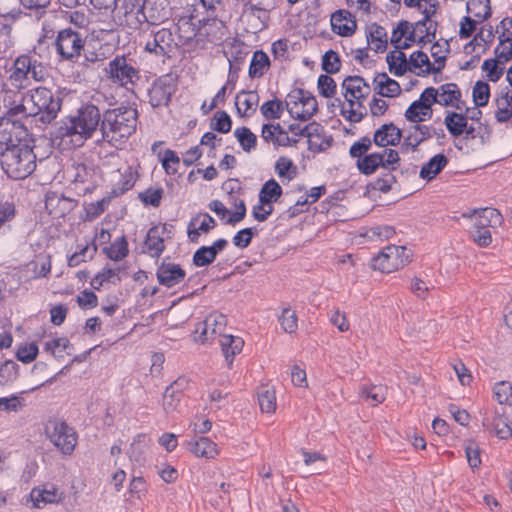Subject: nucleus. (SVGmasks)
<instances>
[{
	"mask_svg": "<svg viewBox=\"0 0 512 512\" xmlns=\"http://www.w3.org/2000/svg\"><path fill=\"white\" fill-rule=\"evenodd\" d=\"M216 222L208 213H200L193 217L188 224L187 233L191 242L197 243L201 233L214 229Z\"/></svg>",
	"mask_w": 512,
	"mask_h": 512,
	"instance_id": "393cba45",
	"label": "nucleus"
},
{
	"mask_svg": "<svg viewBox=\"0 0 512 512\" xmlns=\"http://www.w3.org/2000/svg\"><path fill=\"white\" fill-rule=\"evenodd\" d=\"M385 154L371 153L357 160L356 166L364 175L373 174L379 167L383 168Z\"/></svg>",
	"mask_w": 512,
	"mask_h": 512,
	"instance_id": "ea45409f",
	"label": "nucleus"
},
{
	"mask_svg": "<svg viewBox=\"0 0 512 512\" xmlns=\"http://www.w3.org/2000/svg\"><path fill=\"white\" fill-rule=\"evenodd\" d=\"M275 170L280 178H287L288 180H292L296 175V167L292 160L287 157H280L277 160Z\"/></svg>",
	"mask_w": 512,
	"mask_h": 512,
	"instance_id": "680f3d73",
	"label": "nucleus"
},
{
	"mask_svg": "<svg viewBox=\"0 0 512 512\" xmlns=\"http://www.w3.org/2000/svg\"><path fill=\"white\" fill-rule=\"evenodd\" d=\"M444 123L449 133L454 137H458L466 129L467 117L460 113L449 112L444 119Z\"/></svg>",
	"mask_w": 512,
	"mask_h": 512,
	"instance_id": "79ce46f5",
	"label": "nucleus"
},
{
	"mask_svg": "<svg viewBox=\"0 0 512 512\" xmlns=\"http://www.w3.org/2000/svg\"><path fill=\"white\" fill-rule=\"evenodd\" d=\"M55 46L63 60L78 62L84 48V40L79 32L67 28L58 32Z\"/></svg>",
	"mask_w": 512,
	"mask_h": 512,
	"instance_id": "1a4fd4ad",
	"label": "nucleus"
},
{
	"mask_svg": "<svg viewBox=\"0 0 512 512\" xmlns=\"http://www.w3.org/2000/svg\"><path fill=\"white\" fill-rule=\"evenodd\" d=\"M260 111L267 120L280 119L284 111L283 102L277 98L269 100L262 104Z\"/></svg>",
	"mask_w": 512,
	"mask_h": 512,
	"instance_id": "603ef678",
	"label": "nucleus"
},
{
	"mask_svg": "<svg viewBox=\"0 0 512 512\" xmlns=\"http://www.w3.org/2000/svg\"><path fill=\"white\" fill-rule=\"evenodd\" d=\"M331 27L333 32L347 37L351 36L356 28L355 17L347 10H337L331 15Z\"/></svg>",
	"mask_w": 512,
	"mask_h": 512,
	"instance_id": "4be33fe9",
	"label": "nucleus"
},
{
	"mask_svg": "<svg viewBox=\"0 0 512 512\" xmlns=\"http://www.w3.org/2000/svg\"><path fill=\"white\" fill-rule=\"evenodd\" d=\"M138 124V111L135 107L121 105L103 113L100 130L103 141L119 148L132 136Z\"/></svg>",
	"mask_w": 512,
	"mask_h": 512,
	"instance_id": "f257e3e1",
	"label": "nucleus"
},
{
	"mask_svg": "<svg viewBox=\"0 0 512 512\" xmlns=\"http://www.w3.org/2000/svg\"><path fill=\"white\" fill-rule=\"evenodd\" d=\"M439 104L442 106L453 105L461 97V91L455 83H446L439 87Z\"/></svg>",
	"mask_w": 512,
	"mask_h": 512,
	"instance_id": "c03bdc74",
	"label": "nucleus"
},
{
	"mask_svg": "<svg viewBox=\"0 0 512 512\" xmlns=\"http://www.w3.org/2000/svg\"><path fill=\"white\" fill-rule=\"evenodd\" d=\"M467 12L481 21L490 18V0H469L467 2Z\"/></svg>",
	"mask_w": 512,
	"mask_h": 512,
	"instance_id": "a18cd8bd",
	"label": "nucleus"
},
{
	"mask_svg": "<svg viewBox=\"0 0 512 512\" xmlns=\"http://www.w3.org/2000/svg\"><path fill=\"white\" fill-rule=\"evenodd\" d=\"M259 95L255 91H240L235 98V106L239 116L249 117L255 113Z\"/></svg>",
	"mask_w": 512,
	"mask_h": 512,
	"instance_id": "c756f323",
	"label": "nucleus"
},
{
	"mask_svg": "<svg viewBox=\"0 0 512 512\" xmlns=\"http://www.w3.org/2000/svg\"><path fill=\"white\" fill-rule=\"evenodd\" d=\"M211 129L219 133H228L232 127V120L227 112L221 110L214 114L211 121Z\"/></svg>",
	"mask_w": 512,
	"mask_h": 512,
	"instance_id": "13d9d810",
	"label": "nucleus"
},
{
	"mask_svg": "<svg viewBox=\"0 0 512 512\" xmlns=\"http://www.w3.org/2000/svg\"><path fill=\"white\" fill-rule=\"evenodd\" d=\"M70 347V341L66 337L54 338L45 343L44 349L50 352L55 358H64L65 354L69 355L70 352H65Z\"/></svg>",
	"mask_w": 512,
	"mask_h": 512,
	"instance_id": "3c124183",
	"label": "nucleus"
},
{
	"mask_svg": "<svg viewBox=\"0 0 512 512\" xmlns=\"http://www.w3.org/2000/svg\"><path fill=\"white\" fill-rule=\"evenodd\" d=\"M402 137V130L390 122L383 124L375 131L372 141L375 145L385 148L398 145Z\"/></svg>",
	"mask_w": 512,
	"mask_h": 512,
	"instance_id": "412c9836",
	"label": "nucleus"
},
{
	"mask_svg": "<svg viewBox=\"0 0 512 512\" xmlns=\"http://www.w3.org/2000/svg\"><path fill=\"white\" fill-rule=\"evenodd\" d=\"M187 384L188 381L185 378L179 377L166 388L163 394V409L166 413L176 410L182 396V391Z\"/></svg>",
	"mask_w": 512,
	"mask_h": 512,
	"instance_id": "bb28decb",
	"label": "nucleus"
},
{
	"mask_svg": "<svg viewBox=\"0 0 512 512\" xmlns=\"http://www.w3.org/2000/svg\"><path fill=\"white\" fill-rule=\"evenodd\" d=\"M317 87L320 95L325 98H331L336 93V82L327 74H322L318 78Z\"/></svg>",
	"mask_w": 512,
	"mask_h": 512,
	"instance_id": "0e129e2a",
	"label": "nucleus"
},
{
	"mask_svg": "<svg viewBox=\"0 0 512 512\" xmlns=\"http://www.w3.org/2000/svg\"><path fill=\"white\" fill-rule=\"evenodd\" d=\"M180 158L173 150L167 149L164 151L162 158V166L167 174L173 175L178 171Z\"/></svg>",
	"mask_w": 512,
	"mask_h": 512,
	"instance_id": "774afa93",
	"label": "nucleus"
},
{
	"mask_svg": "<svg viewBox=\"0 0 512 512\" xmlns=\"http://www.w3.org/2000/svg\"><path fill=\"white\" fill-rule=\"evenodd\" d=\"M26 101L34 106V116L39 115L42 123H51L56 119L62 107L60 92H53L47 87H37L26 94Z\"/></svg>",
	"mask_w": 512,
	"mask_h": 512,
	"instance_id": "39448f33",
	"label": "nucleus"
},
{
	"mask_svg": "<svg viewBox=\"0 0 512 512\" xmlns=\"http://www.w3.org/2000/svg\"><path fill=\"white\" fill-rule=\"evenodd\" d=\"M220 345L226 360L231 364L235 355L242 351L244 341L240 337L222 335Z\"/></svg>",
	"mask_w": 512,
	"mask_h": 512,
	"instance_id": "4c0bfd02",
	"label": "nucleus"
},
{
	"mask_svg": "<svg viewBox=\"0 0 512 512\" xmlns=\"http://www.w3.org/2000/svg\"><path fill=\"white\" fill-rule=\"evenodd\" d=\"M45 432L50 441L64 455H71L77 444V434L65 421L49 420Z\"/></svg>",
	"mask_w": 512,
	"mask_h": 512,
	"instance_id": "6e6552de",
	"label": "nucleus"
},
{
	"mask_svg": "<svg viewBox=\"0 0 512 512\" xmlns=\"http://www.w3.org/2000/svg\"><path fill=\"white\" fill-rule=\"evenodd\" d=\"M439 90L434 87L426 88L420 95V98L416 101H413L408 107V113L413 114V110L415 108H422L425 112L422 113L423 116H427L428 119L432 117V105L437 103L439 104Z\"/></svg>",
	"mask_w": 512,
	"mask_h": 512,
	"instance_id": "c85d7f7f",
	"label": "nucleus"
},
{
	"mask_svg": "<svg viewBox=\"0 0 512 512\" xmlns=\"http://www.w3.org/2000/svg\"><path fill=\"white\" fill-rule=\"evenodd\" d=\"M156 277L161 285L172 288L184 281L186 272L179 264L163 260L157 268Z\"/></svg>",
	"mask_w": 512,
	"mask_h": 512,
	"instance_id": "f3484780",
	"label": "nucleus"
},
{
	"mask_svg": "<svg viewBox=\"0 0 512 512\" xmlns=\"http://www.w3.org/2000/svg\"><path fill=\"white\" fill-rule=\"evenodd\" d=\"M341 68V60L337 52L328 50L322 57V69L327 74H335Z\"/></svg>",
	"mask_w": 512,
	"mask_h": 512,
	"instance_id": "052dcab7",
	"label": "nucleus"
},
{
	"mask_svg": "<svg viewBox=\"0 0 512 512\" xmlns=\"http://www.w3.org/2000/svg\"><path fill=\"white\" fill-rule=\"evenodd\" d=\"M373 83L375 84V90L382 97H396L401 93L400 84L391 79L385 72L378 73Z\"/></svg>",
	"mask_w": 512,
	"mask_h": 512,
	"instance_id": "2f4dec72",
	"label": "nucleus"
},
{
	"mask_svg": "<svg viewBox=\"0 0 512 512\" xmlns=\"http://www.w3.org/2000/svg\"><path fill=\"white\" fill-rule=\"evenodd\" d=\"M494 397L499 404H512V385L507 381H501L494 385Z\"/></svg>",
	"mask_w": 512,
	"mask_h": 512,
	"instance_id": "bf43d9fd",
	"label": "nucleus"
},
{
	"mask_svg": "<svg viewBox=\"0 0 512 512\" xmlns=\"http://www.w3.org/2000/svg\"><path fill=\"white\" fill-rule=\"evenodd\" d=\"M188 449L197 457L213 458L217 455L216 444L207 437H200L188 443Z\"/></svg>",
	"mask_w": 512,
	"mask_h": 512,
	"instance_id": "f704fd0d",
	"label": "nucleus"
},
{
	"mask_svg": "<svg viewBox=\"0 0 512 512\" xmlns=\"http://www.w3.org/2000/svg\"><path fill=\"white\" fill-rule=\"evenodd\" d=\"M473 101L477 107H484L490 98V86L483 81H477L472 91Z\"/></svg>",
	"mask_w": 512,
	"mask_h": 512,
	"instance_id": "5fc2aeb1",
	"label": "nucleus"
},
{
	"mask_svg": "<svg viewBox=\"0 0 512 512\" xmlns=\"http://www.w3.org/2000/svg\"><path fill=\"white\" fill-rule=\"evenodd\" d=\"M234 136L238 140L241 148L245 152H250L251 150L256 148L257 145V137L252 131L247 127H239L234 131Z\"/></svg>",
	"mask_w": 512,
	"mask_h": 512,
	"instance_id": "49530a36",
	"label": "nucleus"
},
{
	"mask_svg": "<svg viewBox=\"0 0 512 512\" xmlns=\"http://www.w3.org/2000/svg\"><path fill=\"white\" fill-rule=\"evenodd\" d=\"M30 497L33 506L38 509L45 507L47 504L58 503L62 500V494L53 485L33 488Z\"/></svg>",
	"mask_w": 512,
	"mask_h": 512,
	"instance_id": "5701e85b",
	"label": "nucleus"
},
{
	"mask_svg": "<svg viewBox=\"0 0 512 512\" xmlns=\"http://www.w3.org/2000/svg\"><path fill=\"white\" fill-rule=\"evenodd\" d=\"M115 4V11L123 18L126 26L131 29H138L147 18L143 13L145 0H112Z\"/></svg>",
	"mask_w": 512,
	"mask_h": 512,
	"instance_id": "4468645a",
	"label": "nucleus"
},
{
	"mask_svg": "<svg viewBox=\"0 0 512 512\" xmlns=\"http://www.w3.org/2000/svg\"><path fill=\"white\" fill-rule=\"evenodd\" d=\"M289 99H295L294 105L289 108L290 102H286L287 109L291 116L301 121L311 119L318 111L316 98L303 89L295 91L294 95H289Z\"/></svg>",
	"mask_w": 512,
	"mask_h": 512,
	"instance_id": "dca6fc26",
	"label": "nucleus"
},
{
	"mask_svg": "<svg viewBox=\"0 0 512 512\" xmlns=\"http://www.w3.org/2000/svg\"><path fill=\"white\" fill-rule=\"evenodd\" d=\"M469 233L473 241L480 247H487L492 241L491 232L488 228L472 226Z\"/></svg>",
	"mask_w": 512,
	"mask_h": 512,
	"instance_id": "69168bd1",
	"label": "nucleus"
},
{
	"mask_svg": "<svg viewBox=\"0 0 512 512\" xmlns=\"http://www.w3.org/2000/svg\"><path fill=\"white\" fill-rule=\"evenodd\" d=\"M101 114L94 104H86L78 109L77 115L63 120L56 131V137L69 140L75 147H81L101 126Z\"/></svg>",
	"mask_w": 512,
	"mask_h": 512,
	"instance_id": "f03ea898",
	"label": "nucleus"
},
{
	"mask_svg": "<svg viewBox=\"0 0 512 512\" xmlns=\"http://www.w3.org/2000/svg\"><path fill=\"white\" fill-rule=\"evenodd\" d=\"M108 258L120 261L128 255V242L125 236L116 239L111 245L104 249Z\"/></svg>",
	"mask_w": 512,
	"mask_h": 512,
	"instance_id": "de8ad7c7",
	"label": "nucleus"
},
{
	"mask_svg": "<svg viewBox=\"0 0 512 512\" xmlns=\"http://www.w3.org/2000/svg\"><path fill=\"white\" fill-rule=\"evenodd\" d=\"M258 402L262 412H274L276 409L275 391L266 387L262 388L258 393Z\"/></svg>",
	"mask_w": 512,
	"mask_h": 512,
	"instance_id": "6e6d98bb",
	"label": "nucleus"
},
{
	"mask_svg": "<svg viewBox=\"0 0 512 512\" xmlns=\"http://www.w3.org/2000/svg\"><path fill=\"white\" fill-rule=\"evenodd\" d=\"M279 321L282 329L286 333H294L298 328V319L295 311L290 308H284Z\"/></svg>",
	"mask_w": 512,
	"mask_h": 512,
	"instance_id": "e2e57ef3",
	"label": "nucleus"
},
{
	"mask_svg": "<svg viewBox=\"0 0 512 512\" xmlns=\"http://www.w3.org/2000/svg\"><path fill=\"white\" fill-rule=\"evenodd\" d=\"M282 194L283 190L279 183L275 179H270L262 185L258 199L263 204H274L279 200Z\"/></svg>",
	"mask_w": 512,
	"mask_h": 512,
	"instance_id": "c9c22d12",
	"label": "nucleus"
},
{
	"mask_svg": "<svg viewBox=\"0 0 512 512\" xmlns=\"http://www.w3.org/2000/svg\"><path fill=\"white\" fill-rule=\"evenodd\" d=\"M111 196L103 197L101 200L89 203L85 206L86 220H94L98 218L107 209L111 202Z\"/></svg>",
	"mask_w": 512,
	"mask_h": 512,
	"instance_id": "4d7b16f0",
	"label": "nucleus"
},
{
	"mask_svg": "<svg viewBox=\"0 0 512 512\" xmlns=\"http://www.w3.org/2000/svg\"><path fill=\"white\" fill-rule=\"evenodd\" d=\"M34 116V106L26 101V94L20 95L19 101L14 100L4 116L0 118V134L6 132L8 126L22 128L20 119Z\"/></svg>",
	"mask_w": 512,
	"mask_h": 512,
	"instance_id": "2eb2a0df",
	"label": "nucleus"
},
{
	"mask_svg": "<svg viewBox=\"0 0 512 512\" xmlns=\"http://www.w3.org/2000/svg\"><path fill=\"white\" fill-rule=\"evenodd\" d=\"M497 110L495 118L498 122H507L512 117V93L509 90L502 91L495 100Z\"/></svg>",
	"mask_w": 512,
	"mask_h": 512,
	"instance_id": "72a5a7b5",
	"label": "nucleus"
},
{
	"mask_svg": "<svg viewBox=\"0 0 512 512\" xmlns=\"http://www.w3.org/2000/svg\"><path fill=\"white\" fill-rule=\"evenodd\" d=\"M463 217L467 218H475L473 226L489 228L490 226H495L497 224H501L502 215L500 212L491 207H485L480 209H473L469 213H464Z\"/></svg>",
	"mask_w": 512,
	"mask_h": 512,
	"instance_id": "b1692460",
	"label": "nucleus"
},
{
	"mask_svg": "<svg viewBox=\"0 0 512 512\" xmlns=\"http://www.w3.org/2000/svg\"><path fill=\"white\" fill-rule=\"evenodd\" d=\"M411 261V251L405 246L388 245L372 259L371 266L383 273H391L403 268Z\"/></svg>",
	"mask_w": 512,
	"mask_h": 512,
	"instance_id": "423d86ee",
	"label": "nucleus"
},
{
	"mask_svg": "<svg viewBox=\"0 0 512 512\" xmlns=\"http://www.w3.org/2000/svg\"><path fill=\"white\" fill-rule=\"evenodd\" d=\"M367 45L376 53L386 51L388 45V36L384 27L377 23L371 24L366 31Z\"/></svg>",
	"mask_w": 512,
	"mask_h": 512,
	"instance_id": "7c9ffc66",
	"label": "nucleus"
},
{
	"mask_svg": "<svg viewBox=\"0 0 512 512\" xmlns=\"http://www.w3.org/2000/svg\"><path fill=\"white\" fill-rule=\"evenodd\" d=\"M448 164V158L440 153L433 156L427 163H425L420 172V178L431 181L433 180Z\"/></svg>",
	"mask_w": 512,
	"mask_h": 512,
	"instance_id": "473e14b6",
	"label": "nucleus"
},
{
	"mask_svg": "<svg viewBox=\"0 0 512 512\" xmlns=\"http://www.w3.org/2000/svg\"><path fill=\"white\" fill-rule=\"evenodd\" d=\"M177 89L176 78L165 74L157 78L148 90L149 103L153 108L168 106Z\"/></svg>",
	"mask_w": 512,
	"mask_h": 512,
	"instance_id": "ddd939ff",
	"label": "nucleus"
},
{
	"mask_svg": "<svg viewBox=\"0 0 512 512\" xmlns=\"http://www.w3.org/2000/svg\"><path fill=\"white\" fill-rule=\"evenodd\" d=\"M150 439L146 434H138L132 441L127 454L130 460L140 462L143 459L144 453L149 446Z\"/></svg>",
	"mask_w": 512,
	"mask_h": 512,
	"instance_id": "37998d69",
	"label": "nucleus"
},
{
	"mask_svg": "<svg viewBox=\"0 0 512 512\" xmlns=\"http://www.w3.org/2000/svg\"><path fill=\"white\" fill-rule=\"evenodd\" d=\"M217 254L210 246H201L193 255V264L197 267L207 266L214 262Z\"/></svg>",
	"mask_w": 512,
	"mask_h": 512,
	"instance_id": "864d4df0",
	"label": "nucleus"
},
{
	"mask_svg": "<svg viewBox=\"0 0 512 512\" xmlns=\"http://www.w3.org/2000/svg\"><path fill=\"white\" fill-rule=\"evenodd\" d=\"M46 74V69L41 62L28 54H22L14 60L10 80L22 86L23 82L29 80L44 81Z\"/></svg>",
	"mask_w": 512,
	"mask_h": 512,
	"instance_id": "0eeeda50",
	"label": "nucleus"
},
{
	"mask_svg": "<svg viewBox=\"0 0 512 512\" xmlns=\"http://www.w3.org/2000/svg\"><path fill=\"white\" fill-rule=\"evenodd\" d=\"M387 388L382 385L363 386L360 389V397L372 406L382 403L386 399Z\"/></svg>",
	"mask_w": 512,
	"mask_h": 512,
	"instance_id": "a19ab883",
	"label": "nucleus"
},
{
	"mask_svg": "<svg viewBox=\"0 0 512 512\" xmlns=\"http://www.w3.org/2000/svg\"><path fill=\"white\" fill-rule=\"evenodd\" d=\"M372 139L365 136L362 137L360 140L356 141L352 144L349 150V154L352 158H357V160L362 159L366 153L369 151V149L372 146Z\"/></svg>",
	"mask_w": 512,
	"mask_h": 512,
	"instance_id": "338daca9",
	"label": "nucleus"
},
{
	"mask_svg": "<svg viewBox=\"0 0 512 512\" xmlns=\"http://www.w3.org/2000/svg\"><path fill=\"white\" fill-rule=\"evenodd\" d=\"M71 188L78 196L91 194L97 187L96 171L92 165L73 164L68 170Z\"/></svg>",
	"mask_w": 512,
	"mask_h": 512,
	"instance_id": "9d476101",
	"label": "nucleus"
},
{
	"mask_svg": "<svg viewBox=\"0 0 512 512\" xmlns=\"http://www.w3.org/2000/svg\"><path fill=\"white\" fill-rule=\"evenodd\" d=\"M226 316L222 314H211L203 322H199L195 328V338L196 342L205 343L208 341L209 330L211 329V334H216L218 331L220 332L221 328L226 326Z\"/></svg>",
	"mask_w": 512,
	"mask_h": 512,
	"instance_id": "aec40b11",
	"label": "nucleus"
},
{
	"mask_svg": "<svg viewBox=\"0 0 512 512\" xmlns=\"http://www.w3.org/2000/svg\"><path fill=\"white\" fill-rule=\"evenodd\" d=\"M386 62L389 66L390 72L398 77L403 76L407 70H411V68L408 67L406 55L401 51V49L390 52L386 56Z\"/></svg>",
	"mask_w": 512,
	"mask_h": 512,
	"instance_id": "e433bc0d",
	"label": "nucleus"
},
{
	"mask_svg": "<svg viewBox=\"0 0 512 512\" xmlns=\"http://www.w3.org/2000/svg\"><path fill=\"white\" fill-rule=\"evenodd\" d=\"M269 67L270 59L267 53L262 50H257L254 52L250 63L249 77L260 78L269 69Z\"/></svg>",
	"mask_w": 512,
	"mask_h": 512,
	"instance_id": "58836bf2",
	"label": "nucleus"
},
{
	"mask_svg": "<svg viewBox=\"0 0 512 512\" xmlns=\"http://www.w3.org/2000/svg\"><path fill=\"white\" fill-rule=\"evenodd\" d=\"M120 269H111V268H104L101 272L95 275V277L91 280L90 284L93 289L99 290L101 286L105 282H111L113 284H117L121 281V279L118 277V272Z\"/></svg>",
	"mask_w": 512,
	"mask_h": 512,
	"instance_id": "8fccbe9b",
	"label": "nucleus"
},
{
	"mask_svg": "<svg viewBox=\"0 0 512 512\" xmlns=\"http://www.w3.org/2000/svg\"><path fill=\"white\" fill-rule=\"evenodd\" d=\"M406 132L407 134L404 136L402 149L410 148L412 151H417L421 143L432 138L433 134H436V129L432 126L415 123V125L411 126Z\"/></svg>",
	"mask_w": 512,
	"mask_h": 512,
	"instance_id": "6ab92c4d",
	"label": "nucleus"
},
{
	"mask_svg": "<svg viewBox=\"0 0 512 512\" xmlns=\"http://www.w3.org/2000/svg\"><path fill=\"white\" fill-rule=\"evenodd\" d=\"M108 73L113 83L127 89H130L129 86L133 87L140 80L139 70L125 56H116L111 60Z\"/></svg>",
	"mask_w": 512,
	"mask_h": 512,
	"instance_id": "f8f14e48",
	"label": "nucleus"
},
{
	"mask_svg": "<svg viewBox=\"0 0 512 512\" xmlns=\"http://www.w3.org/2000/svg\"><path fill=\"white\" fill-rule=\"evenodd\" d=\"M143 13L147 23L157 25L169 18L168 2L167 0H146Z\"/></svg>",
	"mask_w": 512,
	"mask_h": 512,
	"instance_id": "a878e982",
	"label": "nucleus"
},
{
	"mask_svg": "<svg viewBox=\"0 0 512 512\" xmlns=\"http://www.w3.org/2000/svg\"><path fill=\"white\" fill-rule=\"evenodd\" d=\"M482 425L490 432L494 433L500 439H508L512 436V427L509 418L499 411L492 415H485L482 419Z\"/></svg>",
	"mask_w": 512,
	"mask_h": 512,
	"instance_id": "a211bd4d",
	"label": "nucleus"
},
{
	"mask_svg": "<svg viewBox=\"0 0 512 512\" xmlns=\"http://www.w3.org/2000/svg\"><path fill=\"white\" fill-rule=\"evenodd\" d=\"M177 47L178 44L171 29L161 28L151 31L144 45V51L156 57L171 58Z\"/></svg>",
	"mask_w": 512,
	"mask_h": 512,
	"instance_id": "9b49d317",
	"label": "nucleus"
},
{
	"mask_svg": "<svg viewBox=\"0 0 512 512\" xmlns=\"http://www.w3.org/2000/svg\"><path fill=\"white\" fill-rule=\"evenodd\" d=\"M19 365L12 361L6 360L0 366V386L11 385L18 377Z\"/></svg>",
	"mask_w": 512,
	"mask_h": 512,
	"instance_id": "09e8293b",
	"label": "nucleus"
},
{
	"mask_svg": "<svg viewBox=\"0 0 512 512\" xmlns=\"http://www.w3.org/2000/svg\"><path fill=\"white\" fill-rule=\"evenodd\" d=\"M342 88L345 90L344 97L350 106L348 111H341L342 115L350 122H360L367 115L362 101L367 98L370 86L360 76H348L343 80Z\"/></svg>",
	"mask_w": 512,
	"mask_h": 512,
	"instance_id": "20e7f679",
	"label": "nucleus"
},
{
	"mask_svg": "<svg viewBox=\"0 0 512 512\" xmlns=\"http://www.w3.org/2000/svg\"><path fill=\"white\" fill-rule=\"evenodd\" d=\"M3 171L12 179H24L36 168V155L27 143L11 144L0 153Z\"/></svg>",
	"mask_w": 512,
	"mask_h": 512,
	"instance_id": "7ed1b4c3",
	"label": "nucleus"
},
{
	"mask_svg": "<svg viewBox=\"0 0 512 512\" xmlns=\"http://www.w3.org/2000/svg\"><path fill=\"white\" fill-rule=\"evenodd\" d=\"M166 226H153L151 227L146 235L144 242V252L150 254L151 257L159 258L165 250L164 240L162 234H164Z\"/></svg>",
	"mask_w": 512,
	"mask_h": 512,
	"instance_id": "cd10ccee",
	"label": "nucleus"
}]
</instances>
